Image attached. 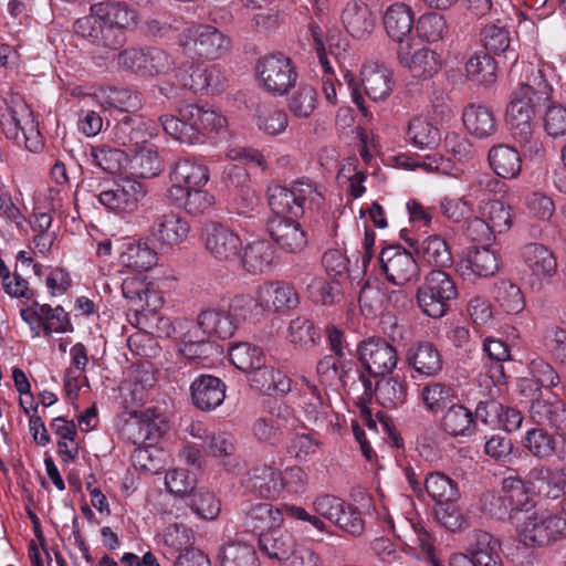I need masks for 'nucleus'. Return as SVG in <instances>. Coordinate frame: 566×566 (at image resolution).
I'll use <instances>...</instances> for the list:
<instances>
[{
  "mask_svg": "<svg viewBox=\"0 0 566 566\" xmlns=\"http://www.w3.org/2000/svg\"><path fill=\"white\" fill-rule=\"evenodd\" d=\"M462 118L468 132L478 138H486L496 130V119L488 106L471 104L464 108Z\"/></svg>",
  "mask_w": 566,
  "mask_h": 566,
  "instance_id": "obj_33",
  "label": "nucleus"
},
{
  "mask_svg": "<svg viewBox=\"0 0 566 566\" xmlns=\"http://www.w3.org/2000/svg\"><path fill=\"white\" fill-rule=\"evenodd\" d=\"M439 429L451 438H469L475 434L473 412L460 402L451 403L439 420Z\"/></svg>",
  "mask_w": 566,
  "mask_h": 566,
  "instance_id": "obj_19",
  "label": "nucleus"
},
{
  "mask_svg": "<svg viewBox=\"0 0 566 566\" xmlns=\"http://www.w3.org/2000/svg\"><path fill=\"white\" fill-rule=\"evenodd\" d=\"M258 302L264 310L280 312L295 308L298 303V294L293 286L285 282L265 283L259 287Z\"/></svg>",
  "mask_w": 566,
  "mask_h": 566,
  "instance_id": "obj_21",
  "label": "nucleus"
},
{
  "mask_svg": "<svg viewBox=\"0 0 566 566\" xmlns=\"http://www.w3.org/2000/svg\"><path fill=\"white\" fill-rule=\"evenodd\" d=\"M269 206L275 213L268 222L271 239L285 252L298 253L307 245V235L294 218L318 209L324 201L313 182L296 180L290 187L272 184L268 188Z\"/></svg>",
  "mask_w": 566,
  "mask_h": 566,
  "instance_id": "obj_1",
  "label": "nucleus"
},
{
  "mask_svg": "<svg viewBox=\"0 0 566 566\" xmlns=\"http://www.w3.org/2000/svg\"><path fill=\"white\" fill-rule=\"evenodd\" d=\"M176 20L165 14H150L140 24V32L150 40H169L178 32Z\"/></svg>",
  "mask_w": 566,
  "mask_h": 566,
  "instance_id": "obj_52",
  "label": "nucleus"
},
{
  "mask_svg": "<svg viewBox=\"0 0 566 566\" xmlns=\"http://www.w3.org/2000/svg\"><path fill=\"white\" fill-rule=\"evenodd\" d=\"M416 30L421 39L438 42L448 34V24L443 15L430 12L419 18Z\"/></svg>",
  "mask_w": 566,
  "mask_h": 566,
  "instance_id": "obj_60",
  "label": "nucleus"
},
{
  "mask_svg": "<svg viewBox=\"0 0 566 566\" xmlns=\"http://www.w3.org/2000/svg\"><path fill=\"white\" fill-rule=\"evenodd\" d=\"M467 77L478 85L490 86L497 77V63L484 51L474 53L465 64Z\"/></svg>",
  "mask_w": 566,
  "mask_h": 566,
  "instance_id": "obj_39",
  "label": "nucleus"
},
{
  "mask_svg": "<svg viewBox=\"0 0 566 566\" xmlns=\"http://www.w3.org/2000/svg\"><path fill=\"white\" fill-rule=\"evenodd\" d=\"M543 127L552 138L566 136V107L558 103L549 104L544 114Z\"/></svg>",
  "mask_w": 566,
  "mask_h": 566,
  "instance_id": "obj_64",
  "label": "nucleus"
},
{
  "mask_svg": "<svg viewBox=\"0 0 566 566\" xmlns=\"http://www.w3.org/2000/svg\"><path fill=\"white\" fill-rule=\"evenodd\" d=\"M157 249L159 247L153 239L139 240L137 244L127 247L122 254V262L135 271H147L157 263Z\"/></svg>",
  "mask_w": 566,
  "mask_h": 566,
  "instance_id": "obj_38",
  "label": "nucleus"
},
{
  "mask_svg": "<svg viewBox=\"0 0 566 566\" xmlns=\"http://www.w3.org/2000/svg\"><path fill=\"white\" fill-rule=\"evenodd\" d=\"M469 554L475 566H503L501 542L488 532L478 530L472 533Z\"/></svg>",
  "mask_w": 566,
  "mask_h": 566,
  "instance_id": "obj_26",
  "label": "nucleus"
},
{
  "mask_svg": "<svg viewBox=\"0 0 566 566\" xmlns=\"http://www.w3.org/2000/svg\"><path fill=\"white\" fill-rule=\"evenodd\" d=\"M274 249L264 240H258L249 243L241 258L243 268L252 273L260 274L266 272L273 262Z\"/></svg>",
  "mask_w": 566,
  "mask_h": 566,
  "instance_id": "obj_40",
  "label": "nucleus"
},
{
  "mask_svg": "<svg viewBox=\"0 0 566 566\" xmlns=\"http://www.w3.org/2000/svg\"><path fill=\"white\" fill-rule=\"evenodd\" d=\"M130 168L142 178H154L164 170V161L157 148L145 144L132 153Z\"/></svg>",
  "mask_w": 566,
  "mask_h": 566,
  "instance_id": "obj_44",
  "label": "nucleus"
},
{
  "mask_svg": "<svg viewBox=\"0 0 566 566\" xmlns=\"http://www.w3.org/2000/svg\"><path fill=\"white\" fill-rule=\"evenodd\" d=\"M158 120L167 135L188 145L201 144L207 132H218L227 125L224 116L198 104L179 106L177 115L164 114Z\"/></svg>",
  "mask_w": 566,
  "mask_h": 566,
  "instance_id": "obj_3",
  "label": "nucleus"
},
{
  "mask_svg": "<svg viewBox=\"0 0 566 566\" xmlns=\"http://www.w3.org/2000/svg\"><path fill=\"white\" fill-rule=\"evenodd\" d=\"M424 489L438 505L454 503L460 499L458 483L442 472H431L426 476Z\"/></svg>",
  "mask_w": 566,
  "mask_h": 566,
  "instance_id": "obj_41",
  "label": "nucleus"
},
{
  "mask_svg": "<svg viewBox=\"0 0 566 566\" xmlns=\"http://www.w3.org/2000/svg\"><path fill=\"white\" fill-rule=\"evenodd\" d=\"M400 63L406 65L413 77L429 78L438 73L441 63L439 55L429 48H421L408 54L399 53Z\"/></svg>",
  "mask_w": 566,
  "mask_h": 566,
  "instance_id": "obj_37",
  "label": "nucleus"
},
{
  "mask_svg": "<svg viewBox=\"0 0 566 566\" xmlns=\"http://www.w3.org/2000/svg\"><path fill=\"white\" fill-rule=\"evenodd\" d=\"M153 411L147 409L140 418L134 423L137 429L135 436V443H145L148 446L155 444L163 436L166 429V423L159 417L150 416Z\"/></svg>",
  "mask_w": 566,
  "mask_h": 566,
  "instance_id": "obj_56",
  "label": "nucleus"
},
{
  "mask_svg": "<svg viewBox=\"0 0 566 566\" xmlns=\"http://www.w3.org/2000/svg\"><path fill=\"white\" fill-rule=\"evenodd\" d=\"M366 95L375 101H385L392 91L391 72L385 66H367L361 71Z\"/></svg>",
  "mask_w": 566,
  "mask_h": 566,
  "instance_id": "obj_36",
  "label": "nucleus"
},
{
  "mask_svg": "<svg viewBox=\"0 0 566 566\" xmlns=\"http://www.w3.org/2000/svg\"><path fill=\"white\" fill-rule=\"evenodd\" d=\"M523 258L533 275L538 279L551 277L557 271V262L554 254L543 244L530 243L525 245Z\"/></svg>",
  "mask_w": 566,
  "mask_h": 566,
  "instance_id": "obj_35",
  "label": "nucleus"
},
{
  "mask_svg": "<svg viewBox=\"0 0 566 566\" xmlns=\"http://www.w3.org/2000/svg\"><path fill=\"white\" fill-rule=\"evenodd\" d=\"M146 193L147 189L144 184L135 179L123 178L99 187L95 197L107 210L124 214L136 211Z\"/></svg>",
  "mask_w": 566,
  "mask_h": 566,
  "instance_id": "obj_8",
  "label": "nucleus"
},
{
  "mask_svg": "<svg viewBox=\"0 0 566 566\" xmlns=\"http://www.w3.org/2000/svg\"><path fill=\"white\" fill-rule=\"evenodd\" d=\"M259 547L270 558L286 563L298 546L294 536L279 525L259 534Z\"/></svg>",
  "mask_w": 566,
  "mask_h": 566,
  "instance_id": "obj_25",
  "label": "nucleus"
},
{
  "mask_svg": "<svg viewBox=\"0 0 566 566\" xmlns=\"http://www.w3.org/2000/svg\"><path fill=\"white\" fill-rule=\"evenodd\" d=\"M293 417L292 409L283 403H275L268 415L258 417L251 426L253 437L271 447L279 446L283 440V427Z\"/></svg>",
  "mask_w": 566,
  "mask_h": 566,
  "instance_id": "obj_14",
  "label": "nucleus"
},
{
  "mask_svg": "<svg viewBox=\"0 0 566 566\" xmlns=\"http://www.w3.org/2000/svg\"><path fill=\"white\" fill-rule=\"evenodd\" d=\"M170 180L188 188L203 187L209 180V171L202 164L186 157L175 164Z\"/></svg>",
  "mask_w": 566,
  "mask_h": 566,
  "instance_id": "obj_42",
  "label": "nucleus"
},
{
  "mask_svg": "<svg viewBox=\"0 0 566 566\" xmlns=\"http://www.w3.org/2000/svg\"><path fill=\"white\" fill-rule=\"evenodd\" d=\"M408 384L398 377H380L375 385V398L386 409H396L407 401Z\"/></svg>",
  "mask_w": 566,
  "mask_h": 566,
  "instance_id": "obj_34",
  "label": "nucleus"
},
{
  "mask_svg": "<svg viewBox=\"0 0 566 566\" xmlns=\"http://www.w3.org/2000/svg\"><path fill=\"white\" fill-rule=\"evenodd\" d=\"M310 32L313 40L315 52L317 54L319 64L324 72L322 77L323 93L329 103L336 104L337 97L335 82H337V78L334 76L333 67L331 65L328 57L326 56L321 28L318 25L312 24L310 25Z\"/></svg>",
  "mask_w": 566,
  "mask_h": 566,
  "instance_id": "obj_43",
  "label": "nucleus"
},
{
  "mask_svg": "<svg viewBox=\"0 0 566 566\" xmlns=\"http://www.w3.org/2000/svg\"><path fill=\"white\" fill-rule=\"evenodd\" d=\"M283 515V505L279 509L270 503H256L245 512L244 526L248 531L260 534L279 526Z\"/></svg>",
  "mask_w": 566,
  "mask_h": 566,
  "instance_id": "obj_32",
  "label": "nucleus"
},
{
  "mask_svg": "<svg viewBox=\"0 0 566 566\" xmlns=\"http://www.w3.org/2000/svg\"><path fill=\"white\" fill-rule=\"evenodd\" d=\"M559 462L563 464L560 468L536 465L530 471L528 478L539 495L553 500L564 495L560 509L566 514V460Z\"/></svg>",
  "mask_w": 566,
  "mask_h": 566,
  "instance_id": "obj_15",
  "label": "nucleus"
},
{
  "mask_svg": "<svg viewBox=\"0 0 566 566\" xmlns=\"http://www.w3.org/2000/svg\"><path fill=\"white\" fill-rule=\"evenodd\" d=\"M144 122L136 114L124 115L112 130V140L128 151L133 153L147 144L148 134L144 127Z\"/></svg>",
  "mask_w": 566,
  "mask_h": 566,
  "instance_id": "obj_24",
  "label": "nucleus"
},
{
  "mask_svg": "<svg viewBox=\"0 0 566 566\" xmlns=\"http://www.w3.org/2000/svg\"><path fill=\"white\" fill-rule=\"evenodd\" d=\"M522 444L534 458L549 461L555 458L558 462L566 460V437L549 432L545 428H532L525 432Z\"/></svg>",
  "mask_w": 566,
  "mask_h": 566,
  "instance_id": "obj_12",
  "label": "nucleus"
},
{
  "mask_svg": "<svg viewBox=\"0 0 566 566\" xmlns=\"http://www.w3.org/2000/svg\"><path fill=\"white\" fill-rule=\"evenodd\" d=\"M535 87L530 82L521 83L513 91L506 107L505 120L511 137L522 150L525 160L539 163L545 158L546 149L536 134L535 108L551 99L552 87L542 78H534Z\"/></svg>",
  "mask_w": 566,
  "mask_h": 566,
  "instance_id": "obj_2",
  "label": "nucleus"
},
{
  "mask_svg": "<svg viewBox=\"0 0 566 566\" xmlns=\"http://www.w3.org/2000/svg\"><path fill=\"white\" fill-rule=\"evenodd\" d=\"M500 269V260L490 245H472L463 250L457 262V271L469 281L478 277H491Z\"/></svg>",
  "mask_w": 566,
  "mask_h": 566,
  "instance_id": "obj_11",
  "label": "nucleus"
},
{
  "mask_svg": "<svg viewBox=\"0 0 566 566\" xmlns=\"http://www.w3.org/2000/svg\"><path fill=\"white\" fill-rule=\"evenodd\" d=\"M186 505L191 509L198 516L212 520L217 517L220 512V502L216 499L214 494L203 488L196 489L186 499Z\"/></svg>",
  "mask_w": 566,
  "mask_h": 566,
  "instance_id": "obj_59",
  "label": "nucleus"
},
{
  "mask_svg": "<svg viewBox=\"0 0 566 566\" xmlns=\"http://www.w3.org/2000/svg\"><path fill=\"white\" fill-rule=\"evenodd\" d=\"M289 333L291 343L303 349L314 347L319 340L314 323L304 316H297L290 322Z\"/></svg>",
  "mask_w": 566,
  "mask_h": 566,
  "instance_id": "obj_55",
  "label": "nucleus"
},
{
  "mask_svg": "<svg viewBox=\"0 0 566 566\" xmlns=\"http://www.w3.org/2000/svg\"><path fill=\"white\" fill-rule=\"evenodd\" d=\"M188 232V222L178 213L170 211L156 216L151 226L150 239L159 244L160 250L168 251L172 245L181 243Z\"/></svg>",
  "mask_w": 566,
  "mask_h": 566,
  "instance_id": "obj_17",
  "label": "nucleus"
},
{
  "mask_svg": "<svg viewBox=\"0 0 566 566\" xmlns=\"http://www.w3.org/2000/svg\"><path fill=\"white\" fill-rule=\"evenodd\" d=\"M418 252L428 264L437 266L439 270L449 268L453 263L452 253L448 243L439 235L426 238L421 242Z\"/></svg>",
  "mask_w": 566,
  "mask_h": 566,
  "instance_id": "obj_49",
  "label": "nucleus"
},
{
  "mask_svg": "<svg viewBox=\"0 0 566 566\" xmlns=\"http://www.w3.org/2000/svg\"><path fill=\"white\" fill-rule=\"evenodd\" d=\"M179 353L191 361L210 360L213 356L220 354L219 346L209 340H192L185 335L180 345Z\"/></svg>",
  "mask_w": 566,
  "mask_h": 566,
  "instance_id": "obj_61",
  "label": "nucleus"
},
{
  "mask_svg": "<svg viewBox=\"0 0 566 566\" xmlns=\"http://www.w3.org/2000/svg\"><path fill=\"white\" fill-rule=\"evenodd\" d=\"M522 150L509 145H495L488 154V159L494 172L502 178L516 177L522 168Z\"/></svg>",
  "mask_w": 566,
  "mask_h": 566,
  "instance_id": "obj_31",
  "label": "nucleus"
},
{
  "mask_svg": "<svg viewBox=\"0 0 566 566\" xmlns=\"http://www.w3.org/2000/svg\"><path fill=\"white\" fill-rule=\"evenodd\" d=\"M220 559L221 566H259L254 547L241 542L223 546Z\"/></svg>",
  "mask_w": 566,
  "mask_h": 566,
  "instance_id": "obj_53",
  "label": "nucleus"
},
{
  "mask_svg": "<svg viewBox=\"0 0 566 566\" xmlns=\"http://www.w3.org/2000/svg\"><path fill=\"white\" fill-rule=\"evenodd\" d=\"M347 32L355 39L368 38L375 28V18L369 7L361 1H350L342 13Z\"/></svg>",
  "mask_w": 566,
  "mask_h": 566,
  "instance_id": "obj_27",
  "label": "nucleus"
},
{
  "mask_svg": "<svg viewBox=\"0 0 566 566\" xmlns=\"http://www.w3.org/2000/svg\"><path fill=\"white\" fill-rule=\"evenodd\" d=\"M480 35L486 53L490 55L491 53L495 55L504 54L505 57L516 61V56L510 48L511 38L506 27L489 24L482 29Z\"/></svg>",
  "mask_w": 566,
  "mask_h": 566,
  "instance_id": "obj_48",
  "label": "nucleus"
},
{
  "mask_svg": "<svg viewBox=\"0 0 566 566\" xmlns=\"http://www.w3.org/2000/svg\"><path fill=\"white\" fill-rule=\"evenodd\" d=\"M122 292L126 300H128L133 307L132 313H128V321L134 324L132 316L136 321V325L139 324V316L144 315L145 311H151L150 297L155 296L150 292L148 283L137 276L126 277L122 283Z\"/></svg>",
  "mask_w": 566,
  "mask_h": 566,
  "instance_id": "obj_30",
  "label": "nucleus"
},
{
  "mask_svg": "<svg viewBox=\"0 0 566 566\" xmlns=\"http://www.w3.org/2000/svg\"><path fill=\"white\" fill-rule=\"evenodd\" d=\"M495 300L507 314H518L525 307V300L521 289L510 281H501L496 285Z\"/></svg>",
  "mask_w": 566,
  "mask_h": 566,
  "instance_id": "obj_58",
  "label": "nucleus"
},
{
  "mask_svg": "<svg viewBox=\"0 0 566 566\" xmlns=\"http://www.w3.org/2000/svg\"><path fill=\"white\" fill-rule=\"evenodd\" d=\"M455 399L454 388L444 382H430L421 389V400L426 409L432 413L444 411Z\"/></svg>",
  "mask_w": 566,
  "mask_h": 566,
  "instance_id": "obj_47",
  "label": "nucleus"
},
{
  "mask_svg": "<svg viewBox=\"0 0 566 566\" xmlns=\"http://www.w3.org/2000/svg\"><path fill=\"white\" fill-rule=\"evenodd\" d=\"M196 475L186 469H174L166 473L165 485L167 490L185 500L196 490Z\"/></svg>",
  "mask_w": 566,
  "mask_h": 566,
  "instance_id": "obj_63",
  "label": "nucleus"
},
{
  "mask_svg": "<svg viewBox=\"0 0 566 566\" xmlns=\"http://www.w3.org/2000/svg\"><path fill=\"white\" fill-rule=\"evenodd\" d=\"M208 449L213 457H223L222 462L227 471L233 472L240 467L235 455L234 438L227 432L213 433L208 438Z\"/></svg>",
  "mask_w": 566,
  "mask_h": 566,
  "instance_id": "obj_51",
  "label": "nucleus"
},
{
  "mask_svg": "<svg viewBox=\"0 0 566 566\" xmlns=\"http://www.w3.org/2000/svg\"><path fill=\"white\" fill-rule=\"evenodd\" d=\"M207 251L219 261H234L240 256L242 241L240 237L226 226L209 223L203 229Z\"/></svg>",
  "mask_w": 566,
  "mask_h": 566,
  "instance_id": "obj_13",
  "label": "nucleus"
},
{
  "mask_svg": "<svg viewBox=\"0 0 566 566\" xmlns=\"http://www.w3.org/2000/svg\"><path fill=\"white\" fill-rule=\"evenodd\" d=\"M481 217L494 233H502L512 224L510 207L500 200H490L481 206Z\"/></svg>",
  "mask_w": 566,
  "mask_h": 566,
  "instance_id": "obj_57",
  "label": "nucleus"
},
{
  "mask_svg": "<svg viewBox=\"0 0 566 566\" xmlns=\"http://www.w3.org/2000/svg\"><path fill=\"white\" fill-rule=\"evenodd\" d=\"M91 12L96 14L103 23L112 24L123 30L137 25V12L125 2H98L91 7Z\"/></svg>",
  "mask_w": 566,
  "mask_h": 566,
  "instance_id": "obj_29",
  "label": "nucleus"
},
{
  "mask_svg": "<svg viewBox=\"0 0 566 566\" xmlns=\"http://www.w3.org/2000/svg\"><path fill=\"white\" fill-rule=\"evenodd\" d=\"M222 80L221 71L217 65H212L203 70H195L188 80L182 81V86L193 92L206 90L214 93L222 88Z\"/></svg>",
  "mask_w": 566,
  "mask_h": 566,
  "instance_id": "obj_54",
  "label": "nucleus"
},
{
  "mask_svg": "<svg viewBox=\"0 0 566 566\" xmlns=\"http://www.w3.org/2000/svg\"><path fill=\"white\" fill-rule=\"evenodd\" d=\"M408 365L419 375L434 377L442 370V357L430 342L412 344L406 355Z\"/></svg>",
  "mask_w": 566,
  "mask_h": 566,
  "instance_id": "obj_22",
  "label": "nucleus"
},
{
  "mask_svg": "<svg viewBox=\"0 0 566 566\" xmlns=\"http://www.w3.org/2000/svg\"><path fill=\"white\" fill-rule=\"evenodd\" d=\"M322 442L312 432L296 433L290 439L287 453L296 461H306L321 449Z\"/></svg>",
  "mask_w": 566,
  "mask_h": 566,
  "instance_id": "obj_62",
  "label": "nucleus"
},
{
  "mask_svg": "<svg viewBox=\"0 0 566 566\" xmlns=\"http://www.w3.org/2000/svg\"><path fill=\"white\" fill-rule=\"evenodd\" d=\"M180 46L192 60H217L229 52L231 40L213 25L198 24L187 30Z\"/></svg>",
  "mask_w": 566,
  "mask_h": 566,
  "instance_id": "obj_5",
  "label": "nucleus"
},
{
  "mask_svg": "<svg viewBox=\"0 0 566 566\" xmlns=\"http://www.w3.org/2000/svg\"><path fill=\"white\" fill-rule=\"evenodd\" d=\"M384 25L389 38L403 42L410 36L415 25L412 9L403 2L390 4L384 15Z\"/></svg>",
  "mask_w": 566,
  "mask_h": 566,
  "instance_id": "obj_28",
  "label": "nucleus"
},
{
  "mask_svg": "<svg viewBox=\"0 0 566 566\" xmlns=\"http://www.w3.org/2000/svg\"><path fill=\"white\" fill-rule=\"evenodd\" d=\"M101 104L126 115L135 113L142 106V97L139 93L126 87H108L102 91Z\"/></svg>",
  "mask_w": 566,
  "mask_h": 566,
  "instance_id": "obj_45",
  "label": "nucleus"
},
{
  "mask_svg": "<svg viewBox=\"0 0 566 566\" xmlns=\"http://www.w3.org/2000/svg\"><path fill=\"white\" fill-rule=\"evenodd\" d=\"M458 297V289L451 275L443 270H432L418 287L417 301L422 312L432 318L447 314L450 303Z\"/></svg>",
  "mask_w": 566,
  "mask_h": 566,
  "instance_id": "obj_4",
  "label": "nucleus"
},
{
  "mask_svg": "<svg viewBox=\"0 0 566 566\" xmlns=\"http://www.w3.org/2000/svg\"><path fill=\"white\" fill-rule=\"evenodd\" d=\"M242 484L261 497L274 499L281 492L280 471L268 464H256L245 473Z\"/></svg>",
  "mask_w": 566,
  "mask_h": 566,
  "instance_id": "obj_20",
  "label": "nucleus"
},
{
  "mask_svg": "<svg viewBox=\"0 0 566 566\" xmlns=\"http://www.w3.org/2000/svg\"><path fill=\"white\" fill-rule=\"evenodd\" d=\"M357 357L365 370L374 377L391 374L399 360L396 347L378 336L361 340L357 346Z\"/></svg>",
  "mask_w": 566,
  "mask_h": 566,
  "instance_id": "obj_9",
  "label": "nucleus"
},
{
  "mask_svg": "<svg viewBox=\"0 0 566 566\" xmlns=\"http://www.w3.org/2000/svg\"><path fill=\"white\" fill-rule=\"evenodd\" d=\"M197 323L203 334L221 339L232 337L238 328L234 316L227 308L220 306L202 310L198 314Z\"/></svg>",
  "mask_w": 566,
  "mask_h": 566,
  "instance_id": "obj_23",
  "label": "nucleus"
},
{
  "mask_svg": "<svg viewBox=\"0 0 566 566\" xmlns=\"http://www.w3.org/2000/svg\"><path fill=\"white\" fill-rule=\"evenodd\" d=\"M255 70L260 84L272 95H285L297 80L292 61L282 53L263 56Z\"/></svg>",
  "mask_w": 566,
  "mask_h": 566,
  "instance_id": "obj_7",
  "label": "nucleus"
},
{
  "mask_svg": "<svg viewBox=\"0 0 566 566\" xmlns=\"http://www.w3.org/2000/svg\"><path fill=\"white\" fill-rule=\"evenodd\" d=\"M231 363L244 373L260 369L265 363V356L261 347L249 343H239L229 350Z\"/></svg>",
  "mask_w": 566,
  "mask_h": 566,
  "instance_id": "obj_50",
  "label": "nucleus"
},
{
  "mask_svg": "<svg viewBox=\"0 0 566 566\" xmlns=\"http://www.w3.org/2000/svg\"><path fill=\"white\" fill-rule=\"evenodd\" d=\"M518 536L525 546H547L566 537V518L547 511H535L520 525Z\"/></svg>",
  "mask_w": 566,
  "mask_h": 566,
  "instance_id": "obj_6",
  "label": "nucleus"
},
{
  "mask_svg": "<svg viewBox=\"0 0 566 566\" xmlns=\"http://www.w3.org/2000/svg\"><path fill=\"white\" fill-rule=\"evenodd\" d=\"M407 137L416 148L422 150L436 149L441 140L439 129L422 117H415L409 122Z\"/></svg>",
  "mask_w": 566,
  "mask_h": 566,
  "instance_id": "obj_46",
  "label": "nucleus"
},
{
  "mask_svg": "<svg viewBox=\"0 0 566 566\" xmlns=\"http://www.w3.org/2000/svg\"><path fill=\"white\" fill-rule=\"evenodd\" d=\"M530 418L538 428H551L566 437V402L562 399H546L543 395L533 396Z\"/></svg>",
  "mask_w": 566,
  "mask_h": 566,
  "instance_id": "obj_16",
  "label": "nucleus"
},
{
  "mask_svg": "<svg viewBox=\"0 0 566 566\" xmlns=\"http://www.w3.org/2000/svg\"><path fill=\"white\" fill-rule=\"evenodd\" d=\"M226 384L218 377L202 374L190 385L193 406L201 411H212L224 401Z\"/></svg>",
  "mask_w": 566,
  "mask_h": 566,
  "instance_id": "obj_18",
  "label": "nucleus"
},
{
  "mask_svg": "<svg viewBox=\"0 0 566 566\" xmlns=\"http://www.w3.org/2000/svg\"><path fill=\"white\" fill-rule=\"evenodd\" d=\"M379 263L386 279L395 285H405L417 282L420 268L412 256L401 245H391L381 250Z\"/></svg>",
  "mask_w": 566,
  "mask_h": 566,
  "instance_id": "obj_10",
  "label": "nucleus"
}]
</instances>
